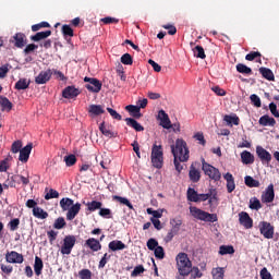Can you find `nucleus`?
<instances>
[{"label":"nucleus","instance_id":"1","mask_svg":"<svg viewBox=\"0 0 279 279\" xmlns=\"http://www.w3.org/2000/svg\"><path fill=\"white\" fill-rule=\"evenodd\" d=\"M171 153L173 158L180 162H189V158H191L186 141L182 138H177L175 144L171 145Z\"/></svg>","mask_w":279,"mask_h":279},{"label":"nucleus","instance_id":"2","mask_svg":"<svg viewBox=\"0 0 279 279\" xmlns=\"http://www.w3.org/2000/svg\"><path fill=\"white\" fill-rule=\"evenodd\" d=\"M175 263L179 275L186 278L191 274V267H193L189 255L186 253H179L175 257Z\"/></svg>","mask_w":279,"mask_h":279},{"label":"nucleus","instance_id":"3","mask_svg":"<svg viewBox=\"0 0 279 279\" xmlns=\"http://www.w3.org/2000/svg\"><path fill=\"white\" fill-rule=\"evenodd\" d=\"M190 215L193 219L205 221L206 223H215L218 221L217 214H210L195 206H190Z\"/></svg>","mask_w":279,"mask_h":279},{"label":"nucleus","instance_id":"4","mask_svg":"<svg viewBox=\"0 0 279 279\" xmlns=\"http://www.w3.org/2000/svg\"><path fill=\"white\" fill-rule=\"evenodd\" d=\"M202 169L205 175H208V178L210 180H214V182H219V180H221V172L219 171V169L215 168L210 163L203 160Z\"/></svg>","mask_w":279,"mask_h":279},{"label":"nucleus","instance_id":"5","mask_svg":"<svg viewBox=\"0 0 279 279\" xmlns=\"http://www.w3.org/2000/svg\"><path fill=\"white\" fill-rule=\"evenodd\" d=\"M151 162L153 167L156 169H162V146L161 145H154L151 149Z\"/></svg>","mask_w":279,"mask_h":279},{"label":"nucleus","instance_id":"6","mask_svg":"<svg viewBox=\"0 0 279 279\" xmlns=\"http://www.w3.org/2000/svg\"><path fill=\"white\" fill-rule=\"evenodd\" d=\"M77 242V239H75V235H66L63 239V244L61 246V254L69 256L71 252H73V247H75V243Z\"/></svg>","mask_w":279,"mask_h":279},{"label":"nucleus","instance_id":"7","mask_svg":"<svg viewBox=\"0 0 279 279\" xmlns=\"http://www.w3.org/2000/svg\"><path fill=\"white\" fill-rule=\"evenodd\" d=\"M84 82H87L85 87L87 90H89V93H99L101 90L102 84L99 80L85 76Z\"/></svg>","mask_w":279,"mask_h":279},{"label":"nucleus","instance_id":"8","mask_svg":"<svg viewBox=\"0 0 279 279\" xmlns=\"http://www.w3.org/2000/svg\"><path fill=\"white\" fill-rule=\"evenodd\" d=\"M259 232L264 239H274V226L267 221L259 222Z\"/></svg>","mask_w":279,"mask_h":279},{"label":"nucleus","instance_id":"9","mask_svg":"<svg viewBox=\"0 0 279 279\" xmlns=\"http://www.w3.org/2000/svg\"><path fill=\"white\" fill-rule=\"evenodd\" d=\"M276 197V192H274V184H269L262 194L263 204H271Z\"/></svg>","mask_w":279,"mask_h":279},{"label":"nucleus","instance_id":"10","mask_svg":"<svg viewBox=\"0 0 279 279\" xmlns=\"http://www.w3.org/2000/svg\"><path fill=\"white\" fill-rule=\"evenodd\" d=\"M256 154L263 165L269 166V162H271V153L267 151V149L263 148V146H257Z\"/></svg>","mask_w":279,"mask_h":279},{"label":"nucleus","instance_id":"11","mask_svg":"<svg viewBox=\"0 0 279 279\" xmlns=\"http://www.w3.org/2000/svg\"><path fill=\"white\" fill-rule=\"evenodd\" d=\"M51 75H53V71L51 69L41 71L36 77V84H47L51 80Z\"/></svg>","mask_w":279,"mask_h":279},{"label":"nucleus","instance_id":"12","mask_svg":"<svg viewBox=\"0 0 279 279\" xmlns=\"http://www.w3.org/2000/svg\"><path fill=\"white\" fill-rule=\"evenodd\" d=\"M5 258H7V263L19 264V265H21V263H23L24 260L23 255L20 253H16V251H11L7 253Z\"/></svg>","mask_w":279,"mask_h":279},{"label":"nucleus","instance_id":"13","mask_svg":"<svg viewBox=\"0 0 279 279\" xmlns=\"http://www.w3.org/2000/svg\"><path fill=\"white\" fill-rule=\"evenodd\" d=\"M239 221L241 226L246 228V230H250V228L254 226V221L250 218V214L245 211L239 214Z\"/></svg>","mask_w":279,"mask_h":279},{"label":"nucleus","instance_id":"14","mask_svg":"<svg viewBox=\"0 0 279 279\" xmlns=\"http://www.w3.org/2000/svg\"><path fill=\"white\" fill-rule=\"evenodd\" d=\"M157 118L160 120L161 128L171 130V119H169V114L165 110H160Z\"/></svg>","mask_w":279,"mask_h":279},{"label":"nucleus","instance_id":"15","mask_svg":"<svg viewBox=\"0 0 279 279\" xmlns=\"http://www.w3.org/2000/svg\"><path fill=\"white\" fill-rule=\"evenodd\" d=\"M34 145L32 143L27 144L24 148L20 150V162H27L29 160V155L32 154Z\"/></svg>","mask_w":279,"mask_h":279},{"label":"nucleus","instance_id":"16","mask_svg":"<svg viewBox=\"0 0 279 279\" xmlns=\"http://www.w3.org/2000/svg\"><path fill=\"white\" fill-rule=\"evenodd\" d=\"M11 43H13L14 46L17 47L19 49H23V47L27 45V39H25V34L17 33L13 36V39L11 40Z\"/></svg>","mask_w":279,"mask_h":279},{"label":"nucleus","instance_id":"17","mask_svg":"<svg viewBox=\"0 0 279 279\" xmlns=\"http://www.w3.org/2000/svg\"><path fill=\"white\" fill-rule=\"evenodd\" d=\"M77 95H80V89L74 86H68L62 92V97H64V99H74Z\"/></svg>","mask_w":279,"mask_h":279},{"label":"nucleus","instance_id":"18","mask_svg":"<svg viewBox=\"0 0 279 279\" xmlns=\"http://www.w3.org/2000/svg\"><path fill=\"white\" fill-rule=\"evenodd\" d=\"M81 208L82 205L80 203L72 205V207L69 208L66 213L68 221H73V219H75V217H77V215L80 214Z\"/></svg>","mask_w":279,"mask_h":279},{"label":"nucleus","instance_id":"19","mask_svg":"<svg viewBox=\"0 0 279 279\" xmlns=\"http://www.w3.org/2000/svg\"><path fill=\"white\" fill-rule=\"evenodd\" d=\"M223 178L227 182L228 193H233L234 189H236V183H234V177L232 175V173L227 172L226 174H223Z\"/></svg>","mask_w":279,"mask_h":279},{"label":"nucleus","instance_id":"20","mask_svg":"<svg viewBox=\"0 0 279 279\" xmlns=\"http://www.w3.org/2000/svg\"><path fill=\"white\" fill-rule=\"evenodd\" d=\"M108 247L111 252H120L121 250H125L128 246L120 240H113L108 244Z\"/></svg>","mask_w":279,"mask_h":279},{"label":"nucleus","instance_id":"21","mask_svg":"<svg viewBox=\"0 0 279 279\" xmlns=\"http://www.w3.org/2000/svg\"><path fill=\"white\" fill-rule=\"evenodd\" d=\"M85 245H87L92 252H99V250H101V243L94 238L86 240Z\"/></svg>","mask_w":279,"mask_h":279},{"label":"nucleus","instance_id":"22","mask_svg":"<svg viewBox=\"0 0 279 279\" xmlns=\"http://www.w3.org/2000/svg\"><path fill=\"white\" fill-rule=\"evenodd\" d=\"M259 125H263L264 128H274L276 125V119L269 117L268 114L263 116L259 118L258 121Z\"/></svg>","mask_w":279,"mask_h":279},{"label":"nucleus","instance_id":"23","mask_svg":"<svg viewBox=\"0 0 279 279\" xmlns=\"http://www.w3.org/2000/svg\"><path fill=\"white\" fill-rule=\"evenodd\" d=\"M189 175H190L191 182H199L202 178V172L197 168H195V166L192 165L190 167Z\"/></svg>","mask_w":279,"mask_h":279},{"label":"nucleus","instance_id":"24","mask_svg":"<svg viewBox=\"0 0 279 279\" xmlns=\"http://www.w3.org/2000/svg\"><path fill=\"white\" fill-rule=\"evenodd\" d=\"M106 110H104V107L101 105H90L88 108V113L92 117H99V114H104Z\"/></svg>","mask_w":279,"mask_h":279},{"label":"nucleus","instance_id":"25","mask_svg":"<svg viewBox=\"0 0 279 279\" xmlns=\"http://www.w3.org/2000/svg\"><path fill=\"white\" fill-rule=\"evenodd\" d=\"M99 130L104 136H107V138H114L117 137V133L110 129V126H107L105 123H101L99 125Z\"/></svg>","mask_w":279,"mask_h":279},{"label":"nucleus","instance_id":"26","mask_svg":"<svg viewBox=\"0 0 279 279\" xmlns=\"http://www.w3.org/2000/svg\"><path fill=\"white\" fill-rule=\"evenodd\" d=\"M223 121L229 125V128H232V125H239L240 119L236 117V114H226L223 117Z\"/></svg>","mask_w":279,"mask_h":279},{"label":"nucleus","instance_id":"27","mask_svg":"<svg viewBox=\"0 0 279 279\" xmlns=\"http://www.w3.org/2000/svg\"><path fill=\"white\" fill-rule=\"evenodd\" d=\"M241 160L243 165H254V155L247 150H244L241 153Z\"/></svg>","mask_w":279,"mask_h":279},{"label":"nucleus","instance_id":"28","mask_svg":"<svg viewBox=\"0 0 279 279\" xmlns=\"http://www.w3.org/2000/svg\"><path fill=\"white\" fill-rule=\"evenodd\" d=\"M213 279H225L226 278V268L216 267L211 269Z\"/></svg>","mask_w":279,"mask_h":279},{"label":"nucleus","instance_id":"29","mask_svg":"<svg viewBox=\"0 0 279 279\" xmlns=\"http://www.w3.org/2000/svg\"><path fill=\"white\" fill-rule=\"evenodd\" d=\"M244 184H246L248 189H258V186H260V182L250 175L244 178Z\"/></svg>","mask_w":279,"mask_h":279},{"label":"nucleus","instance_id":"30","mask_svg":"<svg viewBox=\"0 0 279 279\" xmlns=\"http://www.w3.org/2000/svg\"><path fill=\"white\" fill-rule=\"evenodd\" d=\"M125 121H126V125H129L130 128H134L136 132H143V130H145V128H143L141 123H138L136 120L132 118H126Z\"/></svg>","mask_w":279,"mask_h":279},{"label":"nucleus","instance_id":"31","mask_svg":"<svg viewBox=\"0 0 279 279\" xmlns=\"http://www.w3.org/2000/svg\"><path fill=\"white\" fill-rule=\"evenodd\" d=\"M33 215L36 219H47L49 217V214L40 207H34Z\"/></svg>","mask_w":279,"mask_h":279},{"label":"nucleus","instance_id":"32","mask_svg":"<svg viewBox=\"0 0 279 279\" xmlns=\"http://www.w3.org/2000/svg\"><path fill=\"white\" fill-rule=\"evenodd\" d=\"M49 36H51V31H45L32 36L31 39L34 40V43H38L40 40H45V38H49Z\"/></svg>","mask_w":279,"mask_h":279},{"label":"nucleus","instance_id":"33","mask_svg":"<svg viewBox=\"0 0 279 279\" xmlns=\"http://www.w3.org/2000/svg\"><path fill=\"white\" fill-rule=\"evenodd\" d=\"M0 106L4 112L12 110V102L7 97L0 96Z\"/></svg>","mask_w":279,"mask_h":279},{"label":"nucleus","instance_id":"34","mask_svg":"<svg viewBox=\"0 0 279 279\" xmlns=\"http://www.w3.org/2000/svg\"><path fill=\"white\" fill-rule=\"evenodd\" d=\"M12 182H15L16 184H23L24 186H27L29 184V179L27 177H23L20 174H14L11 178Z\"/></svg>","mask_w":279,"mask_h":279},{"label":"nucleus","instance_id":"35","mask_svg":"<svg viewBox=\"0 0 279 279\" xmlns=\"http://www.w3.org/2000/svg\"><path fill=\"white\" fill-rule=\"evenodd\" d=\"M43 259L38 256L35 257V264H34V271L36 274V276H40V274H43Z\"/></svg>","mask_w":279,"mask_h":279},{"label":"nucleus","instance_id":"36","mask_svg":"<svg viewBox=\"0 0 279 279\" xmlns=\"http://www.w3.org/2000/svg\"><path fill=\"white\" fill-rule=\"evenodd\" d=\"M16 90H25L29 88V80L27 78H20L15 84Z\"/></svg>","mask_w":279,"mask_h":279},{"label":"nucleus","instance_id":"37","mask_svg":"<svg viewBox=\"0 0 279 279\" xmlns=\"http://www.w3.org/2000/svg\"><path fill=\"white\" fill-rule=\"evenodd\" d=\"M259 73L263 75V77H265V80H268L269 82H274L275 80L274 72H271L269 69L260 68Z\"/></svg>","mask_w":279,"mask_h":279},{"label":"nucleus","instance_id":"38","mask_svg":"<svg viewBox=\"0 0 279 279\" xmlns=\"http://www.w3.org/2000/svg\"><path fill=\"white\" fill-rule=\"evenodd\" d=\"M187 199L189 202H199V194L197 193V191H195L194 189H189L187 190Z\"/></svg>","mask_w":279,"mask_h":279},{"label":"nucleus","instance_id":"39","mask_svg":"<svg viewBox=\"0 0 279 279\" xmlns=\"http://www.w3.org/2000/svg\"><path fill=\"white\" fill-rule=\"evenodd\" d=\"M220 256H226V254H234V246L232 245H221L219 247Z\"/></svg>","mask_w":279,"mask_h":279},{"label":"nucleus","instance_id":"40","mask_svg":"<svg viewBox=\"0 0 279 279\" xmlns=\"http://www.w3.org/2000/svg\"><path fill=\"white\" fill-rule=\"evenodd\" d=\"M113 199H116L120 204H123V206H128L130 210H134V206L132 205V203H130V199H128L126 197L113 196Z\"/></svg>","mask_w":279,"mask_h":279},{"label":"nucleus","instance_id":"41","mask_svg":"<svg viewBox=\"0 0 279 279\" xmlns=\"http://www.w3.org/2000/svg\"><path fill=\"white\" fill-rule=\"evenodd\" d=\"M250 208L251 210H260L263 208V205H260V201L256 197H252L250 199Z\"/></svg>","mask_w":279,"mask_h":279},{"label":"nucleus","instance_id":"42","mask_svg":"<svg viewBox=\"0 0 279 279\" xmlns=\"http://www.w3.org/2000/svg\"><path fill=\"white\" fill-rule=\"evenodd\" d=\"M170 226H172V230L174 232H180V228L182 226V219L180 218L170 219Z\"/></svg>","mask_w":279,"mask_h":279},{"label":"nucleus","instance_id":"43","mask_svg":"<svg viewBox=\"0 0 279 279\" xmlns=\"http://www.w3.org/2000/svg\"><path fill=\"white\" fill-rule=\"evenodd\" d=\"M60 206H61L62 210H69L71 207H73V199L62 198L60 201Z\"/></svg>","mask_w":279,"mask_h":279},{"label":"nucleus","instance_id":"44","mask_svg":"<svg viewBox=\"0 0 279 279\" xmlns=\"http://www.w3.org/2000/svg\"><path fill=\"white\" fill-rule=\"evenodd\" d=\"M88 210H90V213H94V210H100L102 204L101 202H97V201H93L86 204Z\"/></svg>","mask_w":279,"mask_h":279},{"label":"nucleus","instance_id":"45","mask_svg":"<svg viewBox=\"0 0 279 279\" xmlns=\"http://www.w3.org/2000/svg\"><path fill=\"white\" fill-rule=\"evenodd\" d=\"M125 109L133 114V117H141V107L129 105L125 107Z\"/></svg>","mask_w":279,"mask_h":279},{"label":"nucleus","instance_id":"46","mask_svg":"<svg viewBox=\"0 0 279 279\" xmlns=\"http://www.w3.org/2000/svg\"><path fill=\"white\" fill-rule=\"evenodd\" d=\"M194 56L195 58H201V60H204L206 58V52L202 46H196L194 48Z\"/></svg>","mask_w":279,"mask_h":279},{"label":"nucleus","instance_id":"47","mask_svg":"<svg viewBox=\"0 0 279 279\" xmlns=\"http://www.w3.org/2000/svg\"><path fill=\"white\" fill-rule=\"evenodd\" d=\"M236 71H238V73H243L244 75H250V73H252V69L247 68V65H245L243 63H239L236 65Z\"/></svg>","mask_w":279,"mask_h":279},{"label":"nucleus","instance_id":"48","mask_svg":"<svg viewBox=\"0 0 279 279\" xmlns=\"http://www.w3.org/2000/svg\"><path fill=\"white\" fill-rule=\"evenodd\" d=\"M21 225V220L19 218H14L9 222V228L11 232H15V230H19V226Z\"/></svg>","mask_w":279,"mask_h":279},{"label":"nucleus","instance_id":"49","mask_svg":"<svg viewBox=\"0 0 279 279\" xmlns=\"http://www.w3.org/2000/svg\"><path fill=\"white\" fill-rule=\"evenodd\" d=\"M23 147V142L21 141H15L12 146H11V151L12 154H19L21 153V148Z\"/></svg>","mask_w":279,"mask_h":279},{"label":"nucleus","instance_id":"50","mask_svg":"<svg viewBox=\"0 0 279 279\" xmlns=\"http://www.w3.org/2000/svg\"><path fill=\"white\" fill-rule=\"evenodd\" d=\"M64 226H66V221L62 217L58 218L53 223V228H56V230H62Z\"/></svg>","mask_w":279,"mask_h":279},{"label":"nucleus","instance_id":"51","mask_svg":"<svg viewBox=\"0 0 279 279\" xmlns=\"http://www.w3.org/2000/svg\"><path fill=\"white\" fill-rule=\"evenodd\" d=\"M64 162L66 167H73L75 162H77V158H75V155H70L64 157Z\"/></svg>","mask_w":279,"mask_h":279},{"label":"nucleus","instance_id":"52","mask_svg":"<svg viewBox=\"0 0 279 279\" xmlns=\"http://www.w3.org/2000/svg\"><path fill=\"white\" fill-rule=\"evenodd\" d=\"M60 197V193L58 191L51 189L46 195L45 199H58Z\"/></svg>","mask_w":279,"mask_h":279},{"label":"nucleus","instance_id":"53","mask_svg":"<svg viewBox=\"0 0 279 279\" xmlns=\"http://www.w3.org/2000/svg\"><path fill=\"white\" fill-rule=\"evenodd\" d=\"M100 217H104L105 219H112V211L108 208H101L99 210Z\"/></svg>","mask_w":279,"mask_h":279},{"label":"nucleus","instance_id":"54","mask_svg":"<svg viewBox=\"0 0 279 279\" xmlns=\"http://www.w3.org/2000/svg\"><path fill=\"white\" fill-rule=\"evenodd\" d=\"M155 256L159 259L162 260L165 258V248L162 246H157L155 250Z\"/></svg>","mask_w":279,"mask_h":279},{"label":"nucleus","instance_id":"55","mask_svg":"<svg viewBox=\"0 0 279 279\" xmlns=\"http://www.w3.org/2000/svg\"><path fill=\"white\" fill-rule=\"evenodd\" d=\"M121 62L122 64H126V65H132V56L130 53H124L122 57H121Z\"/></svg>","mask_w":279,"mask_h":279},{"label":"nucleus","instance_id":"56","mask_svg":"<svg viewBox=\"0 0 279 279\" xmlns=\"http://www.w3.org/2000/svg\"><path fill=\"white\" fill-rule=\"evenodd\" d=\"M78 276L81 279H90L93 276V272H90V270H88V269H82L78 272Z\"/></svg>","mask_w":279,"mask_h":279},{"label":"nucleus","instance_id":"57","mask_svg":"<svg viewBox=\"0 0 279 279\" xmlns=\"http://www.w3.org/2000/svg\"><path fill=\"white\" fill-rule=\"evenodd\" d=\"M191 278L195 279V278H202V271H199V268L197 267H191Z\"/></svg>","mask_w":279,"mask_h":279},{"label":"nucleus","instance_id":"58","mask_svg":"<svg viewBox=\"0 0 279 279\" xmlns=\"http://www.w3.org/2000/svg\"><path fill=\"white\" fill-rule=\"evenodd\" d=\"M252 104L256 107V108H260L262 104H260V97H258L257 95L253 94L250 97Z\"/></svg>","mask_w":279,"mask_h":279},{"label":"nucleus","instance_id":"59","mask_svg":"<svg viewBox=\"0 0 279 279\" xmlns=\"http://www.w3.org/2000/svg\"><path fill=\"white\" fill-rule=\"evenodd\" d=\"M145 271V267L143 265L136 266L134 270L131 272V276L135 278L136 276H140V274H143Z\"/></svg>","mask_w":279,"mask_h":279},{"label":"nucleus","instance_id":"60","mask_svg":"<svg viewBox=\"0 0 279 279\" xmlns=\"http://www.w3.org/2000/svg\"><path fill=\"white\" fill-rule=\"evenodd\" d=\"M213 93L217 94L218 97H226V90L219 86L211 87Z\"/></svg>","mask_w":279,"mask_h":279},{"label":"nucleus","instance_id":"61","mask_svg":"<svg viewBox=\"0 0 279 279\" xmlns=\"http://www.w3.org/2000/svg\"><path fill=\"white\" fill-rule=\"evenodd\" d=\"M147 247H148V250H150V251H155L156 247H158V241H156V239H149V240L147 241Z\"/></svg>","mask_w":279,"mask_h":279},{"label":"nucleus","instance_id":"62","mask_svg":"<svg viewBox=\"0 0 279 279\" xmlns=\"http://www.w3.org/2000/svg\"><path fill=\"white\" fill-rule=\"evenodd\" d=\"M269 110H270L271 114L275 116L276 119H279L278 107L276 106V104L270 102Z\"/></svg>","mask_w":279,"mask_h":279},{"label":"nucleus","instance_id":"63","mask_svg":"<svg viewBox=\"0 0 279 279\" xmlns=\"http://www.w3.org/2000/svg\"><path fill=\"white\" fill-rule=\"evenodd\" d=\"M259 276L262 279H274L271 277V272H269V270H267V268H263L259 272Z\"/></svg>","mask_w":279,"mask_h":279},{"label":"nucleus","instance_id":"64","mask_svg":"<svg viewBox=\"0 0 279 279\" xmlns=\"http://www.w3.org/2000/svg\"><path fill=\"white\" fill-rule=\"evenodd\" d=\"M10 169V163H8V159L0 161V173H3Z\"/></svg>","mask_w":279,"mask_h":279}]
</instances>
